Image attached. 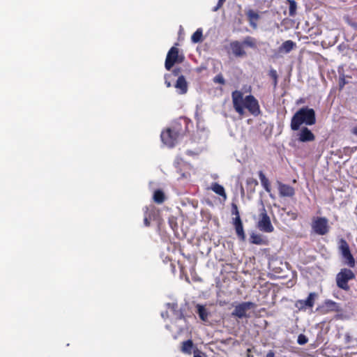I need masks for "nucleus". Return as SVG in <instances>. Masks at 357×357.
<instances>
[{
    "label": "nucleus",
    "instance_id": "1",
    "mask_svg": "<svg viewBox=\"0 0 357 357\" xmlns=\"http://www.w3.org/2000/svg\"><path fill=\"white\" fill-rule=\"evenodd\" d=\"M316 123V114L312 108L303 107L299 109L292 116L291 129L298 130L301 125L312 126Z\"/></svg>",
    "mask_w": 357,
    "mask_h": 357
},
{
    "label": "nucleus",
    "instance_id": "2",
    "mask_svg": "<svg viewBox=\"0 0 357 357\" xmlns=\"http://www.w3.org/2000/svg\"><path fill=\"white\" fill-rule=\"evenodd\" d=\"M183 132L180 128L178 124H176L171 128L162 131L160 137L162 142L168 147L172 148L176 144L178 139L181 137Z\"/></svg>",
    "mask_w": 357,
    "mask_h": 357
},
{
    "label": "nucleus",
    "instance_id": "3",
    "mask_svg": "<svg viewBox=\"0 0 357 357\" xmlns=\"http://www.w3.org/2000/svg\"><path fill=\"white\" fill-rule=\"evenodd\" d=\"M185 59V56L176 46L172 47L167 52L165 66L167 70H170L175 63H181Z\"/></svg>",
    "mask_w": 357,
    "mask_h": 357
},
{
    "label": "nucleus",
    "instance_id": "4",
    "mask_svg": "<svg viewBox=\"0 0 357 357\" xmlns=\"http://www.w3.org/2000/svg\"><path fill=\"white\" fill-rule=\"evenodd\" d=\"M355 278V274L348 268H342L336 275L337 286L343 290L349 291L350 287L348 282Z\"/></svg>",
    "mask_w": 357,
    "mask_h": 357
},
{
    "label": "nucleus",
    "instance_id": "5",
    "mask_svg": "<svg viewBox=\"0 0 357 357\" xmlns=\"http://www.w3.org/2000/svg\"><path fill=\"white\" fill-rule=\"evenodd\" d=\"M232 305L234 309L231 315L238 319L249 318L250 315L247 312L255 307V304L250 301L242 302L236 305L234 303Z\"/></svg>",
    "mask_w": 357,
    "mask_h": 357
},
{
    "label": "nucleus",
    "instance_id": "6",
    "mask_svg": "<svg viewBox=\"0 0 357 357\" xmlns=\"http://www.w3.org/2000/svg\"><path fill=\"white\" fill-rule=\"evenodd\" d=\"M328 221L326 218L317 217L312 222V229L317 234L324 236L329 231Z\"/></svg>",
    "mask_w": 357,
    "mask_h": 357
},
{
    "label": "nucleus",
    "instance_id": "7",
    "mask_svg": "<svg viewBox=\"0 0 357 357\" xmlns=\"http://www.w3.org/2000/svg\"><path fill=\"white\" fill-rule=\"evenodd\" d=\"M257 227L260 231L266 233H271L274 230V227L271 224V219L268 215L264 206H262L261 209Z\"/></svg>",
    "mask_w": 357,
    "mask_h": 357
},
{
    "label": "nucleus",
    "instance_id": "8",
    "mask_svg": "<svg viewBox=\"0 0 357 357\" xmlns=\"http://www.w3.org/2000/svg\"><path fill=\"white\" fill-rule=\"evenodd\" d=\"M222 68L223 66L220 61L212 59L210 72L213 74H216L212 80L214 84L220 85V92L222 91V86L223 85V75L222 74Z\"/></svg>",
    "mask_w": 357,
    "mask_h": 357
},
{
    "label": "nucleus",
    "instance_id": "9",
    "mask_svg": "<svg viewBox=\"0 0 357 357\" xmlns=\"http://www.w3.org/2000/svg\"><path fill=\"white\" fill-rule=\"evenodd\" d=\"M243 105L252 115L257 116L260 114L258 100L253 96L249 95L245 96L243 100Z\"/></svg>",
    "mask_w": 357,
    "mask_h": 357
},
{
    "label": "nucleus",
    "instance_id": "10",
    "mask_svg": "<svg viewBox=\"0 0 357 357\" xmlns=\"http://www.w3.org/2000/svg\"><path fill=\"white\" fill-rule=\"evenodd\" d=\"M317 296V293L311 292L309 294L307 299L297 301L295 303V306L300 310H305L306 307H312L314 305V300Z\"/></svg>",
    "mask_w": 357,
    "mask_h": 357
},
{
    "label": "nucleus",
    "instance_id": "11",
    "mask_svg": "<svg viewBox=\"0 0 357 357\" xmlns=\"http://www.w3.org/2000/svg\"><path fill=\"white\" fill-rule=\"evenodd\" d=\"M297 135L298 140L301 142H312L315 139L314 135L307 127L301 128Z\"/></svg>",
    "mask_w": 357,
    "mask_h": 357
},
{
    "label": "nucleus",
    "instance_id": "12",
    "mask_svg": "<svg viewBox=\"0 0 357 357\" xmlns=\"http://www.w3.org/2000/svg\"><path fill=\"white\" fill-rule=\"evenodd\" d=\"M278 185V190L280 197H293L295 194V190L293 187L289 185L284 184L280 181H277Z\"/></svg>",
    "mask_w": 357,
    "mask_h": 357
},
{
    "label": "nucleus",
    "instance_id": "13",
    "mask_svg": "<svg viewBox=\"0 0 357 357\" xmlns=\"http://www.w3.org/2000/svg\"><path fill=\"white\" fill-rule=\"evenodd\" d=\"M230 47L232 52V54L236 57H243L246 56V52L243 50V44L239 41H233L230 43Z\"/></svg>",
    "mask_w": 357,
    "mask_h": 357
},
{
    "label": "nucleus",
    "instance_id": "14",
    "mask_svg": "<svg viewBox=\"0 0 357 357\" xmlns=\"http://www.w3.org/2000/svg\"><path fill=\"white\" fill-rule=\"evenodd\" d=\"M322 308L324 309L323 310L325 313L328 312H340L342 311L340 305L331 300H326Z\"/></svg>",
    "mask_w": 357,
    "mask_h": 357
},
{
    "label": "nucleus",
    "instance_id": "15",
    "mask_svg": "<svg viewBox=\"0 0 357 357\" xmlns=\"http://www.w3.org/2000/svg\"><path fill=\"white\" fill-rule=\"evenodd\" d=\"M174 86L178 90L179 94H185L187 93L188 88V83L183 75H181L178 77Z\"/></svg>",
    "mask_w": 357,
    "mask_h": 357
},
{
    "label": "nucleus",
    "instance_id": "16",
    "mask_svg": "<svg viewBox=\"0 0 357 357\" xmlns=\"http://www.w3.org/2000/svg\"><path fill=\"white\" fill-rule=\"evenodd\" d=\"M246 15L250 26L256 29L257 28V21L260 17L259 15L253 10L250 9L246 12Z\"/></svg>",
    "mask_w": 357,
    "mask_h": 357
},
{
    "label": "nucleus",
    "instance_id": "17",
    "mask_svg": "<svg viewBox=\"0 0 357 357\" xmlns=\"http://www.w3.org/2000/svg\"><path fill=\"white\" fill-rule=\"evenodd\" d=\"M196 308L197 313L198 314L199 318L204 321H207L208 313L206 307L202 305L197 304L196 305Z\"/></svg>",
    "mask_w": 357,
    "mask_h": 357
},
{
    "label": "nucleus",
    "instance_id": "18",
    "mask_svg": "<svg viewBox=\"0 0 357 357\" xmlns=\"http://www.w3.org/2000/svg\"><path fill=\"white\" fill-rule=\"evenodd\" d=\"M296 47V43L292 40H287L284 42L280 47V52H284L285 53L290 52Z\"/></svg>",
    "mask_w": 357,
    "mask_h": 357
},
{
    "label": "nucleus",
    "instance_id": "19",
    "mask_svg": "<svg viewBox=\"0 0 357 357\" xmlns=\"http://www.w3.org/2000/svg\"><path fill=\"white\" fill-rule=\"evenodd\" d=\"M193 349V342L191 340H188L182 342L181 351L186 354H191Z\"/></svg>",
    "mask_w": 357,
    "mask_h": 357
},
{
    "label": "nucleus",
    "instance_id": "20",
    "mask_svg": "<svg viewBox=\"0 0 357 357\" xmlns=\"http://www.w3.org/2000/svg\"><path fill=\"white\" fill-rule=\"evenodd\" d=\"M250 241L251 243L255 245H265L266 243V240H264L260 234L255 233L250 235Z\"/></svg>",
    "mask_w": 357,
    "mask_h": 357
},
{
    "label": "nucleus",
    "instance_id": "21",
    "mask_svg": "<svg viewBox=\"0 0 357 357\" xmlns=\"http://www.w3.org/2000/svg\"><path fill=\"white\" fill-rule=\"evenodd\" d=\"M259 177L261 181L262 186L265 190L268 192H271V185L268 179L266 177L265 174L262 171L259 172Z\"/></svg>",
    "mask_w": 357,
    "mask_h": 357
},
{
    "label": "nucleus",
    "instance_id": "22",
    "mask_svg": "<svg viewBox=\"0 0 357 357\" xmlns=\"http://www.w3.org/2000/svg\"><path fill=\"white\" fill-rule=\"evenodd\" d=\"M339 249H340V251L342 257H344L346 255L351 252L349 246L347 242L343 238H341L340 240Z\"/></svg>",
    "mask_w": 357,
    "mask_h": 357
},
{
    "label": "nucleus",
    "instance_id": "23",
    "mask_svg": "<svg viewBox=\"0 0 357 357\" xmlns=\"http://www.w3.org/2000/svg\"><path fill=\"white\" fill-rule=\"evenodd\" d=\"M203 40V31L201 28L197 29L191 36V41L194 43H198Z\"/></svg>",
    "mask_w": 357,
    "mask_h": 357
},
{
    "label": "nucleus",
    "instance_id": "24",
    "mask_svg": "<svg viewBox=\"0 0 357 357\" xmlns=\"http://www.w3.org/2000/svg\"><path fill=\"white\" fill-rule=\"evenodd\" d=\"M234 229L238 238L241 241L245 240V234L243 229V223L235 225Z\"/></svg>",
    "mask_w": 357,
    "mask_h": 357
},
{
    "label": "nucleus",
    "instance_id": "25",
    "mask_svg": "<svg viewBox=\"0 0 357 357\" xmlns=\"http://www.w3.org/2000/svg\"><path fill=\"white\" fill-rule=\"evenodd\" d=\"M165 194L160 190H157L153 194V200L158 204H162L165 201Z\"/></svg>",
    "mask_w": 357,
    "mask_h": 357
},
{
    "label": "nucleus",
    "instance_id": "26",
    "mask_svg": "<svg viewBox=\"0 0 357 357\" xmlns=\"http://www.w3.org/2000/svg\"><path fill=\"white\" fill-rule=\"evenodd\" d=\"M242 44H243V45H246V46L250 47L253 49L257 48L256 39L251 36L245 37L244 38Z\"/></svg>",
    "mask_w": 357,
    "mask_h": 357
},
{
    "label": "nucleus",
    "instance_id": "27",
    "mask_svg": "<svg viewBox=\"0 0 357 357\" xmlns=\"http://www.w3.org/2000/svg\"><path fill=\"white\" fill-rule=\"evenodd\" d=\"M234 107L236 111L240 114L243 115L244 114V105L243 102H237L236 99L234 98V102H233Z\"/></svg>",
    "mask_w": 357,
    "mask_h": 357
},
{
    "label": "nucleus",
    "instance_id": "28",
    "mask_svg": "<svg viewBox=\"0 0 357 357\" xmlns=\"http://www.w3.org/2000/svg\"><path fill=\"white\" fill-rule=\"evenodd\" d=\"M342 257L344 260V264L348 265L349 267H351V268L354 267L355 259L351 252H349V254L346 255L344 257Z\"/></svg>",
    "mask_w": 357,
    "mask_h": 357
},
{
    "label": "nucleus",
    "instance_id": "29",
    "mask_svg": "<svg viewBox=\"0 0 357 357\" xmlns=\"http://www.w3.org/2000/svg\"><path fill=\"white\" fill-rule=\"evenodd\" d=\"M289 13L290 16H294L296 10V2L294 0H289Z\"/></svg>",
    "mask_w": 357,
    "mask_h": 357
},
{
    "label": "nucleus",
    "instance_id": "30",
    "mask_svg": "<svg viewBox=\"0 0 357 357\" xmlns=\"http://www.w3.org/2000/svg\"><path fill=\"white\" fill-rule=\"evenodd\" d=\"M211 189L218 195L223 196V186L218 183H213L211 186Z\"/></svg>",
    "mask_w": 357,
    "mask_h": 357
},
{
    "label": "nucleus",
    "instance_id": "31",
    "mask_svg": "<svg viewBox=\"0 0 357 357\" xmlns=\"http://www.w3.org/2000/svg\"><path fill=\"white\" fill-rule=\"evenodd\" d=\"M269 76L272 78L273 86L275 88L278 84V74L277 71L274 69H271L269 71Z\"/></svg>",
    "mask_w": 357,
    "mask_h": 357
},
{
    "label": "nucleus",
    "instance_id": "32",
    "mask_svg": "<svg viewBox=\"0 0 357 357\" xmlns=\"http://www.w3.org/2000/svg\"><path fill=\"white\" fill-rule=\"evenodd\" d=\"M308 342V339L307 337L303 335V334H300L298 337V340H297V342L298 344L300 345H304L307 342Z\"/></svg>",
    "mask_w": 357,
    "mask_h": 357
},
{
    "label": "nucleus",
    "instance_id": "33",
    "mask_svg": "<svg viewBox=\"0 0 357 357\" xmlns=\"http://www.w3.org/2000/svg\"><path fill=\"white\" fill-rule=\"evenodd\" d=\"M233 102H234V98L236 99L237 102H243V95L239 91H234L232 93Z\"/></svg>",
    "mask_w": 357,
    "mask_h": 357
},
{
    "label": "nucleus",
    "instance_id": "34",
    "mask_svg": "<svg viewBox=\"0 0 357 357\" xmlns=\"http://www.w3.org/2000/svg\"><path fill=\"white\" fill-rule=\"evenodd\" d=\"M347 84H348V81L346 80L344 75H340L339 77V89L342 90Z\"/></svg>",
    "mask_w": 357,
    "mask_h": 357
},
{
    "label": "nucleus",
    "instance_id": "35",
    "mask_svg": "<svg viewBox=\"0 0 357 357\" xmlns=\"http://www.w3.org/2000/svg\"><path fill=\"white\" fill-rule=\"evenodd\" d=\"M231 215H240L239 211L238 209V206L235 203L231 204Z\"/></svg>",
    "mask_w": 357,
    "mask_h": 357
},
{
    "label": "nucleus",
    "instance_id": "36",
    "mask_svg": "<svg viewBox=\"0 0 357 357\" xmlns=\"http://www.w3.org/2000/svg\"><path fill=\"white\" fill-rule=\"evenodd\" d=\"M202 149H203V146H200V147L197 148L195 151H193L191 150H188L186 151V153L189 155H198L202 151Z\"/></svg>",
    "mask_w": 357,
    "mask_h": 357
},
{
    "label": "nucleus",
    "instance_id": "37",
    "mask_svg": "<svg viewBox=\"0 0 357 357\" xmlns=\"http://www.w3.org/2000/svg\"><path fill=\"white\" fill-rule=\"evenodd\" d=\"M215 287L218 289L217 291L218 295L221 292V288H222V281L220 278H216L215 280Z\"/></svg>",
    "mask_w": 357,
    "mask_h": 357
},
{
    "label": "nucleus",
    "instance_id": "38",
    "mask_svg": "<svg viewBox=\"0 0 357 357\" xmlns=\"http://www.w3.org/2000/svg\"><path fill=\"white\" fill-rule=\"evenodd\" d=\"M231 223L233 225H238L242 223L240 215L235 216L231 219Z\"/></svg>",
    "mask_w": 357,
    "mask_h": 357
},
{
    "label": "nucleus",
    "instance_id": "39",
    "mask_svg": "<svg viewBox=\"0 0 357 357\" xmlns=\"http://www.w3.org/2000/svg\"><path fill=\"white\" fill-rule=\"evenodd\" d=\"M222 4H223V0H218L217 5L213 8L212 10L217 11L220 8L222 7Z\"/></svg>",
    "mask_w": 357,
    "mask_h": 357
},
{
    "label": "nucleus",
    "instance_id": "40",
    "mask_svg": "<svg viewBox=\"0 0 357 357\" xmlns=\"http://www.w3.org/2000/svg\"><path fill=\"white\" fill-rule=\"evenodd\" d=\"M144 223L146 227H149L150 226V220H149V217L145 215L144 218Z\"/></svg>",
    "mask_w": 357,
    "mask_h": 357
},
{
    "label": "nucleus",
    "instance_id": "41",
    "mask_svg": "<svg viewBox=\"0 0 357 357\" xmlns=\"http://www.w3.org/2000/svg\"><path fill=\"white\" fill-rule=\"evenodd\" d=\"M287 215H290L291 219H293V220H296L297 218V213H296L289 211V212H287Z\"/></svg>",
    "mask_w": 357,
    "mask_h": 357
},
{
    "label": "nucleus",
    "instance_id": "42",
    "mask_svg": "<svg viewBox=\"0 0 357 357\" xmlns=\"http://www.w3.org/2000/svg\"><path fill=\"white\" fill-rule=\"evenodd\" d=\"M194 357H204L203 354L199 350H196L194 351Z\"/></svg>",
    "mask_w": 357,
    "mask_h": 357
},
{
    "label": "nucleus",
    "instance_id": "43",
    "mask_svg": "<svg viewBox=\"0 0 357 357\" xmlns=\"http://www.w3.org/2000/svg\"><path fill=\"white\" fill-rule=\"evenodd\" d=\"M266 357H275V354L273 351L270 350L267 354H266Z\"/></svg>",
    "mask_w": 357,
    "mask_h": 357
},
{
    "label": "nucleus",
    "instance_id": "44",
    "mask_svg": "<svg viewBox=\"0 0 357 357\" xmlns=\"http://www.w3.org/2000/svg\"><path fill=\"white\" fill-rule=\"evenodd\" d=\"M165 83L167 87H170L172 86L171 82L167 81V79H165Z\"/></svg>",
    "mask_w": 357,
    "mask_h": 357
},
{
    "label": "nucleus",
    "instance_id": "45",
    "mask_svg": "<svg viewBox=\"0 0 357 357\" xmlns=\"http://www.w3.org/2000/svg\"><path fill=\"white\" fill-rule=\"evenodd\" d=\"M352 132H353L354 135H357V126H356V127H354V128Z\"/></svg>",
    "mask_w": 357,
    "mask_h": 357
},
{
    "label": "nucleus",
    "instance_id": "46",
    "mask_svg": "<svg viewBox=\"0 0 357 357\" xmlns=\"http://www.w3.org/2000/svg\"><path fill=\"white\" fill-rule=\"evenodd\" d=\"M179 70H179V69H178V71L176 72V70H174V74H175V75H177V74H178V73L179 72Z\"/></svg>",
    "mask_w": 357,
    "mask_h": 357
},
{
    "label": "nucleus",
    "instance_id": "47",
    "mask_svg": "<svg viewBox=\"0 0 357 357\" xmlns=\"http://www.w3.org/2000/svg\"><path fill=\"white\" fill-rule=\"evenodd\" d=\"M298 102H304V100L303 99H300L299 101Z\"/></svg>",
    "mask_w": 357,
    "mask_h": 357
},
{
    "label": "nucleus",
    "instance_id": "48",
    "mask_svg": "<svg viewBox=\"0 0 357 357\" xmlns=\"http://www.w3.org/2000/svg\"><path fill=\"white\" fill-rule=\"evenodd\" d=\"M224 197H225V199H226V194L225 193V195H224Z\"/></svg>",
    "mask_w": 357,
    "mask_h": 357
},
{
    "label": "nucleus",
    "instance_id": "49",
    "mask_svg": "<svg viewBox=\"0 0 357 357\" xmlns=\"http://www.w3.org/2000/svg\"><path fill=\"white\" fill-rule=\"evenodd\" d=\"M248 357H250V354H248Z\"/></svg>",
    "mask_w": 357,
    "mask_h": 357
}]
</instances>
